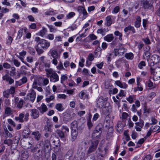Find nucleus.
I'll use <instances>...</instances> for the list:
<instances>
[{"mask_svg": "<svg viewBox=\"0 0 160 160\" xmlns=\"http://www.w3.org/2000/svg\"><path fill=\"white\" fill-rule=\"evenodd\" d=\"M35 41L38 42L35 49L37 53L39 55L42 53L44 52L43 50L47 49L50 46V42L45 39H40L39 37H35Z\"/></svg>", "mask_w": 160, "mask_h": 160, "instance_id": "obj_1", "label": "nucleus"}, {"mask_svg": "<svg viewBox=\"0 0 160 160\" xmlns=\"http://www.w3.org/2000/svg\"><path fill=\"white\" fill-rule=\"evenodd\" d=\"M47 77L49 78L51 82H55L59 81V76L58 74L52 69L45 68Z\"/></svg>", "mask_w": 160, "mask_h": 160, "instance_id": "obj_2", "label": "nucleus"}, {"mask_svg": "<svg viewBox=\"0 0 160 160\" xmlns=\"http://www.w3.org/2000/svg\"><path fill=\"white\" fill-rule=\"evenodd\" d=\"M153 0H151L150 1L147 0H143L142 3V8L146 11L153 9Z\"/></svg>", "mask_w": 160, "mask_h": 160, "instance_id": "obj_3", "label": "nucleus"}, {"mask_svg": "<svg viewBox=\"0 0 160 160\" xmlns=\"http://www.w3.org/2000/svg\"><path fill=\"white\" fill-rule=\"evenodd\" d=\"M99 142L98 140L94 141L91 143L87 151L88 154H90L95 151L97 148Z\"/></svg>", "mask_w": 160, "mask_h": 160, "instance_id": "obj_4", "label": "nucleus"}, {"mask_svg": "<svg viewBox=\"0 0 160 160\" xmlns=\"http://www.w3.org/2000/svg\"><path fill=\"white\" fill-rule=\"evenodd\" d=\"M160 61V57L159 56L154 54L151 58V60L149 62L150 65L151 67L154 65L158 63Z\"/></svg>", "mask_w": 160, "mask_h": 160, "instance_id": "obj_5", "label": "nucleus"}, {"mask_svg": "<svg viewBox=\"0 0 160 160\" xmlns=\"http://www.w3.org/2000/svg\"><path fill=\"white\" fill-rule=\"evenodd\" d=\"M112 111V107L108 103L105 104L104 107L102 109V112L103 114L108 115Z\"/></svg>", "mask_w": 160, "mask_h": 160, "instance_id": "obj_6", "label": "nucleus"}, {"mask_svg": "<svg viewBox=\"0 0 160 160\" xmlns=\"http://www.w3.org/2000/svg\"><path fill=\"white\" fill-rule=\"evenodd\" d=\"M108 98H103V97L100 96L97 101L98 107L99 108H102L104 105V103L108 100Z\"/></svg>", "mask_w": 160, "mask_h": 160, "instance_id": "obj_7", "label": "nucleus"}, {"mask_svg": "<svg viewBox=\"0 0 160 160\" xmlns=\"http://www.w3.org/2000/svg\"><path fill=\"white\" fill-rule=\"evenodd\" d=\"M77 10L79 13L83 14V16L82 17V20L85 19L87 17L88 13L83 7L82 6L78 7Z\"/></svg>", "mask_w": 160, "mask_h": 160, "instance_id": "obj_8", "label": "nucleus"}, {"mask_svg": "<svg viewBox=\"0 0 160 160\" xmlns=\"http://www.w3.org/2000/svg\"><path fill=\"white\" fill-rule=\"evenodd\" d=\"M36 97V92L33 90L31 91V92L27 94V97H25V98L30 100L32 102L34 101Z\"/></svg>", "mask_w": 160, "mask_h": 160, "instance_id": "obj_9", "label": "nucleus"}, {"mask_svg": "<svg viewBox=\"0 0 160 160\" xmlns=\"http://www.w3.org/2000/svg\"><path fill=\"white\" fill-rule=\"evenodd\" d=\"M31 116L34 119L38 118L39 116V112L38 110L32 109L30 110Z\"/></svg>", "mask_w": 160, "mask_h": 160, "instance_id": "obj_10", "label": "nucleus"}, {"mask_svg": "<svg viewBox=\"0 0 160 160\" xmlns=\"http://www.w3.org/2000/svg\"><path fill=\"white\" fill-rule=\"evenodd\" d=\"M27 78L26 77H23L21 79L18 81H16V87H17L18 86H20L24 83H25L27 82Z\"/></svg>", "mask_w": 160, "mask_h": 160, "instance_id": "obj_11", "label": "nucleus"}, {"mask_svg": "<svg viewBox=\"0 0 160 160\" xmlns=\"http://www.w3.org/2000/svg\"><path fill=\"white\" fill-rule=\"evenodd\" d=\"M150 70L152 74H153V75H156V74L155 73V72H156L157 74L156 75L159 78H160V67H158L156 68L155 69L152 67H151Z\"/></svg>", "mask_w": 160, "mask_h": 160, "instance_id": "obj_12", "label": "nucleus"}, {"mask_svg": "<svg viewBox=\"0 0 160 160\" xmlns=\"http://www.w3.org/2000/svg\"><path fill=\"white\" fill-rule=\"evenodd\" d=\"M144 122L143 121H140L139 122L135 123L136 126L135 128L137 131H141V128L143 127L144 125Z\"/></svg>", "mask_w": 160, "mask_h": 160, "instance_id": "obj_13", "label": "nucleus"}, {"mask_svg": "<svg viewBox=\"0 0 160 160\" xmlns=\"http://www.w3.org/2000/svg\"><path fill=\"white\" fill-rule=\"evenodd\" d=\"M115 84L121 88L126 89L128 87V85L125 82L122 83L119 80H117L115 81Z\"/></svg>", "mask_w": 160, "mask_h": 160, "instance_id": "obj_14", "label": "nucleus"}, {"mask_svg": "<svg viewBox=\"0 0 160 160\" xmlns=\"http://www.w3.org/2000/svg\"><path fill=\"white\" fill-rule=\"evenodd\" d=\"M38 110H39L40 112L42 114L44 112L48 111V109L46 105L44 103H42L40 107L37 108Z\"/></svg>", "mask_w": 160, "mask_h": 160, "instance_id": "obj_15", "label": "nucleus"}, {"mask_svg": "<svg viewBox=\"0 0 160 160\" xmlns=\"http://www.w3.org/2000/svg\"><path fill=\"white\" fill-rule=\"evenodd\" d=\"M2 79L3 80H6V81L8 82L9 84H11L14 82V79L7 75L3 76Z\"/></svg>", "mask_w": 160, "mask_h": 160, "instance_id": "obj_16", "label": "nucleus"}, {"mask_svg": "<svg viewBox=\"0 0 160 160\" xmlns=\"http://www.w3.org/2000/svg\"><path fill=\"white\" fill-rule=\"evenodd\" d=\"M78 130H72V141H74L76 139L78 135Z\"/></svg>", "mask_w": 160, "mask_h": 160, "instance_id": "obj_17", "label": "nucleus"}, {"mask_svg": "<svg viewBox=\"0 0 160 160\" xmlns=\"http://www.w3.org/2000/svg\"><path fill=\"white\" fill-rule=\"evenodd\" d=\"M30 133V130L28 128H26L24 129L22 132V135L25 138H27Z\"/></svg>", "mask_w": 160, "mask_h": 160, "instance_id": "obj_18", "label": "nucleus"}, {"mask_svg": "<svg viewBox=\"0 0 160 160\" xmlns=\"http://www.w3.org/2000/svg\"><path fill=\"white\" fill-rule=\"evenodd\" d=\"M113 39L114 37L112 34H108L104 37V40L109 42H111Z\"/></svg>", "mask_w": 160, "mask_h": 160, "instance_id": "obj_19", "label": "nucleus"}, {"mask_svg": "<svg viewBox=\"0 0 160 160\" xmlns=\"http://www.w3.org/2000/svg\"><path fill=\"white\" fill-rule=\"evenodd\" d=\"M32 135L34 136V138L37 141L39 140L41 137V134L39 131H37L33 132L32 133Z\"/></svg>", "mask_w": 160, "mask_h": 160, "instance_id": "obj_20", "label": "nucleus"}, {"mask_svg": "<svg viewBox=\"0 0 160 160\" xmlns=\"http://www.w3.org/2000/svg\"><path fill=\"white\" fill-rule=\"evenodd\" d=\"M101 132L98 130H95L92 133V137L93 138H98L100 137Z\"/></svg>", "mask_w": 160, "mask_h": 160, "instance_id": "obj_21", "label": "nucleus"}, {"mask_svg": "<svg viewBox=\"0 0 160 160\" xmlns=\"http://www.w3.org/2000/svg\"><path fill=\"white\" fill-rule=\"evenodd\" d=\"M141 22V18L139 16H138L136 18V21L135 22V26L137 28L140 27Z\"/></svg>", "mask_w": 160, "mask_h": 160, "instance_id": "obj_22", "label": "nucleus"}, {"mask_svg": "<svg viewBox=\"0 0 160 160\" xmlns=\"http://www.w3.org/2000/svg\"><path fill=\"white\" fill-rule=\"evenodd\" d=\"M72 130H78V122L76 121H74L71 124Z\"/></svg>", "mask_w": 160, "mask_h": 160, "instance_id": "obj_23", "label": "nucleus"}, {"mask_svg": "<svg viewBox=\"0 0 160 160\" xmlns=\"http://www.w3.org/2000/svg\"><path fill=\"white\" fill-rule=\"evenodd\" d=\"M56 133L61 138H63L65 137L64 132L60 130H57L56 131Z\"/></svg>", "mask_w": 160, "mask_h": 160, "instance_id": "obj_24", "label": "nucleus"}, {"mask_svg": "<svg viewBox=\"0 0 160 160\" xmlns=\"http://www.w3.org/2000/svg\"><path fill=\"white\" fill-rule=\"evenodd\" d=\"M55 108L59 112L62 111L64 109L62 104L61 103L56 104Z\"/></svg>", "mask_w": 160, "mask_h": 160, "instance_id": "obj_25", "label": "nucleus"}, {"mask_svg": "<svg viewBox=\"0 0 160 160\" xmlns=\"http://www.w3.org/2000/svg\"><path fill=\"white\" fill-rule=\"evenodd\" d=\"M122 50V48H119V49H114V53L115 56H117L118 55H121L124 53V52H120V51Z\"/></svg>", "mask_w": 160, "mask_h": 160, "instance_id": "obj_26", "label": "nucleus"}, {"mask_svg": "<svg viewBox=\"0 0 160 160\" xmlns=\"http://www.w3.org/2000/svg\"><path fill=\"white\" fill-rule=\"evenodd\" d=\"M78 156L79 160H83L85 158V153L83 152H80L78 153Z\"/></svg>", "mask_w": 160, "mask_h": 160, "instance_id": "obj_27", "label": "nucleus"}, {"mask_svg": "<svg viewBox=\"0 0 160 160\" xmlns=\"http://www.w3.org/2000/svg\"><path fill=\"white\" fill-rule=\"evenodd\" d=\"M106 25L108 27L110 26L112 23V20L111 18V17L110 16L107 17L106 18Z\"/></svg>", "mask_w": 160, "mask_h": 160, "instance_id": "obj_28", "label": "nucleus"}, {"mask_svg": "<svg viewBox=\"0 0 160 160\" xmlns=\"http://www.w3.org/2000/svg\"><path fill=\"white\" fill-rule=\"evenodd\" d=\"M27 30V28H25L24 29L22 28L20 29L18 32V37L19 38H20L22 36L23 31L25 32Z\"/></svg>", "mask_w": 160, "mask_h": 160, "instance_id": "obj_29", "label": "nucleus"}, {"mask_svg": "<svg viewBox=\"0 0 160 160\" xmlns=\"http://www.w3.org/2000/svg\"><path fill=\"white\" fill-rule=\"evenodd\" d=\"M63 120L66 122H68L71 119L70 115L68 113L64 114L63 116Z\"/></svg>", "mask_w": 160, "mask_h": 160, "instance_id": "obj_30", "label": "nucleus"}, {"mask_svg": "<svg viewBox=\"0 0 160 160\" xmlns=\"http://www.w3.org/2000/svg\"><path fill=\"white\" fill-rule=\"evenodd\" d=\"M126 58L128 59H132L133 58V55L132 53H126L125 55Z\"/></svg>", "mask_w": 160, "mask_h": 160, "instance_id": "obj_31", "label": "nucleus"}, {"mask_svg": "<svg viewBox=\"0 0 160 160\" xmlns=\"http://www.w3.org/2000/svg\"><path fill=\"white\" fill-rule=\"evenodd\" d=\"M46 32V29L45 28H43L38 33V35L42 37H43L45 34Z\"/></svg>", "mask_w": 160, "mask_h": 160, "instance_id": "obj_32", "label": "nucleus"}, {"mask_svg": "<svg viewBox=\"0 0 160 160\" xmlns=\"http://www.w3.org/2000/svg\"><path fill=\"white\" fill-rule=\"evenodd\" d=\"M160 129V127L158 126H152L150 128V130L152 132H155L159 130Z\"/></svg>", "mask_w": 160, "mask_h": 160, "instance_id": "obj_33", "label": "nucleus"}, {"mask_svg": "<svg viewBox=\"0 0 160 160\" xmlns=\"http://www.w3.org/2000/svg\"><path fill=\"white\" fill-rule=\"evenodd\" d=\"M150 53L149 52H145L143 53V57L144 59L148 60L150 58Z\"/></svg>", "mask_w": 160, "mask_h": 160, "instance_id": "obj_34", "label": "nucleus"}, {"mask_svg": "<svg viewBox=\"0 0 160 160\" xmlns=\"http://www.w3.org/2000/svg\"><path fill=\"white\" fill-rule=\"evenodd\" d=\"M58 53L56 50H52L51 52V55L53 58H57Z\"/></svg>", "mask_w": 160, "mask_h": 160, "instance_id": "obj_35", "label": "nucleus"}, {"mask_svg": "<svg viewBox=\"0 0 160 160\" xmlns=\"http://www.w3.org/2000/svg\"><path fill=\"white\" fill-rule=\"evenodd\" d=\"M142 40L146 44L148 45L151 44V43L150 40H149L148 37L143 38L142 39Z\"/></svg>", "mask_w": 160, "mask_h": 160, "instance_id": "obj_36", "label": "nucleus"}, {"mask_svg": "<svg viewBox=\"0 0 160 160\" xmlns=\"http://www.w3.org/2000/svg\"><path fill=\"white\" fill-rule=\"evenodd\" d=\"M87 125L89 129L91 128L93 126V124L91 122L90 117L87 120Z\"/></svg>", "mask_w": 160, "mask_h": 160, "instance_id": "obj_37", "label": "nucleus"}, {"mask_svg": "<svg viewBox=\"0 0 160 160\" xmlns=\"http://www.w3.org/2000/svg\"><path fill=\"white\" fill-rule=\"evenodd\" d=\"M17 103V107L19 108H21L22 107L23 103V101L22 99H21Z\"/></svg>", "mask_w": 160, "mask_h": 160, "instance_id": "obj_38", "label": "nucleus"}, {"mask_svg": "<svg viewBox=\"0 0 160 160\" xmlns=\"http://www.w3.org/2000/svg\"><path fill=\"white\" fill-rule=\"evenodd\" d=\"M75 15V13L73 12H71L68 13L66 16L67 19H70L73 17Z\"/></svg>", "mask_w": 160, "mask_h": 160, "instance_id": "obj_39", "label": "nucleus"}, {"mask_svg": "<svg viewBox=\"0 0 160 160\" xmlns=\"http://www.w3.org/2000/svg\"><path fill=\"white\" fill-rule=\"evenodd\" d=\"M44 145L46 148H48L51 146L50 141L48 139L44 141Z\"/></svg>", "mask_w": 160, "mask_h": 160, "instance_id": "obj_40", "label": "nucleus"}, {"mask_svg": "<svg viewBox=\"0 0 160 160\" xmlns=\"http://www.w3.org/2000/svg\"><path fill=\"white\" fill-rule=\"evenodd\" d=\"M12 112L11 108L9 107H7L6 108L5 110V113L8 115H9Z\"/></svg>", "mask_w": 160, "mask_h": 160, "instance_id": "obj_41", "label": "nucleus"}, {"mask_svg": "<svg viewBox=\"0 0 160 160\" xmlns=\"http://www.w3.org/2000/svg\"><path fill=\"white\" fill-rule=\"evenodd\" d=\"M3 96L4 97L8 98L9 97V95L10 94L9 93L8 91L7 90L3 92Z\"/></svg>", "mask_w": 160, "mask_h": 160, "instance_id": "obj_42", "label": "nucleus"}, {"mask_svg": "<svg viewBox=\"0 0 160 160\" xmlns=\"http://www.w3.org/2000/svg\"><path fill=\"white\" fill-rule=\"evenodd\" d=\"M10 75L11 76H14L16 75L15 68L14 67L11 68V70L10 71Z\"/></svg>", "mask_w": 160, "mask_h": 160, "instance_id": "obj_43", "label": "nucleus"}, {"mask_svg": "<svg viewBox=\"0 0 160 160\" xmlns=\"http://www.w3.org/2000/svg\"><path fill=\"white\" fill-rule=\"evenodd\" d=\"M126 95V92L122 90H121L120 91L119 93L118 94V96L119 97H125Z\"/></svg>", "mask_w": 160, "mask_h": 160, "instance_id": "obj_44", "label": "nucleus"}, {"mask_svg": "<svg viewBox=\"0 0 160 160\" xmlns=\"http://www.w3.org/2000/svg\"><path fill=\"white\" fill-rule=\"evenodd\" d=\"M146 65L144 61H141L138 64V67L140 69L142 68L143 66H145Z\"/></svg>", "mask_w": 160, "mask_h": 160, "instance_id": "obj_45", "label": "nucleus"}, {"mask_svg": "<svg viewBox=\"0 0 160 160\" xmlns=\"http://www.w3.org/2000/svg\"><path fill=\"white\" fill-rule=\"evenodd\" d=\"M9 94H13L15 92V88L13 87H12L9 89H7Z\"/></svg>", "mask_w": 160, "mask_h": 160, "instance_id": "obj_46", "label": "nucleus"}, {"mask_svg": "<svg viewBox=\"0 0 160 160\" xmlns=\"http://www.w3.org/2000/svg\"><path fill=\"white\" fill-rule=\"evenodd\" d=\"M55 14L54 11H49L45 12V14L47 15H52Z\"/></svg>", "mask_w": 160, "mask_h": 160, "instance_id": "obj_47", "label": "nucleus"}, {"mask_svg": "<svg viewBox=\"0 0 160 160\" xmlns=\"http://www.w3.org/2000/svg\"><path fill=\"white\" fill-rule=\"evenodd\" d=\"M54 98V97L53 95H51L49 98H47L46 99V101L48 103L50 102L51 100H53Z\"/></svg>", "mask_w": 160, "mask_h": 160, "instance_id": "obj_48", "label": "nucleus"}, {"mask_svg": "<svg viewBox=\"0 0 160 160\" xmlns=\"http://www.w3.org/2000/svg\"><path fill=\"white\" fill-rule=\"evenodd\" d=\"M143 90L142 88L140 86V85H138L137 87L135 88H134V91L136 92L137 91L139 90L140 91H142Z\"/></svg>", "mask_w": 160, "mask_h": 160, "instance_id": "obj_49", "label": "nucleus"}, {"mask_svg": "<svg viewBox=\"0 0 160 160\" xmlns=\"http://www.w3.org/2000/svg\"><path fill=\"white\" fill-rule=\"evenodd\" d=\"M126 99L130 103H132L133 102V96L132 95H130L128 98H127Z\"/></svg>", "mask_w": 160, "mask_h": 160, "instance_id": "obj_50", "label": "nucleus"}, {"mask_svg": "<svg viewBox=\"0 0 160 160\" xmlns=\"http://www.w3.org/2000/svg\"><path fill=\"white\" fill-rule=\"evenodd\" d=\"M5 135L8 137L11 138L12 137V134L10 133L9 131L6 129L5 130Z\"/></svg>", "mask_w": 160, "mask_h": 160, "instance_id": "obj_51", "label": "nucleus"}, {"mask_svg": "<svg viewBox=\"0 0 160 160\" xmlns=\"http://www.w3.org/2000/svg\"><path fill=\"white\" fill-rule=\"evenodd\" d=\"M57 68L59 70L64 69L62 65V63L61 62H60L58 65L57 67Z\"/></svg>", "mask_w": 160, "mask_h": 160, "instance_id": "obj_52", "label": "nucleus"}, {"mask_svg": "<svg viewBox=\"0 0 160 160\" xmlns=\"http://www.w3.org/2000/svg\"><path fill=\"white\" fill-rule=\"evenodd\" d=\"M67 79L68 77L65 75H62L61 77V82L62 83L64 81Z\"/></svg>", "mask_w": 160, "mask_h": 160, "instance_id": "obj_53", "label": "nucleus"}, {"mask_svg": "<svg viewBox=\"0 0 160 160\" xmlns=\"http://www.w3.org/2000/svg\"><path fill=\"white\" fill-rule=\"evenodd\" d=\"M13 62L14 64L16 67H18L20 65V62H19L18 60L16 59H14L13 60Z\"/></svg>", "mask_w": 160, "mask_h": 160, "instance_id": "obj_54", "label": "nucleus"}, {"mask_svg": "<svg viewBox=\"0 0 160 160\" xmlns=\"http://www.w3.org/2000/svg\"><path fill=\"white\" fill-rule=\"evenodd\" d=\"M13 40L12 38L11 37L9 36L7 42V43L8 45H10L11 44Z\"/></svg>", "mask_w": 160, "mask_h": 160, "instance_id": "obj_55", "label": "nucleus"}, {"mask_svg": "<svg viewBox=\"0 0 160 160\" xmlns=\"http://www.w3.org/2000/svg\"><path fill=\"white\" fill-rule=\"evenodd\" d=\"M97 32L98 33L101 34L102 36H104L105 34V33H104V31H103L102 29H100L98 30Z\"/></svg>", "mask_w": 160, "mask_h": 160, "instance_id": "obj_56", "label": "nucleus"}, {"mask_svg": "<svg viewBox=\"0 0 160 160\" xmlns=\"http://www.w3.org/2000/svg\"><path fill=\"white\" fill-rule=\"evenodd\" d=\"M122 122L121 121H119L118 122L117 124V128L118 129H121L122 128Z\"/></svg>", "mask_w": 160, "mask_h": 160, "instance_id": "obj_57", "label": "nucleus"}, {"mask_svg": "<svg viewBox=\"0 0 160 160\" xmlns=\"http://www.w3.org/2000/svg\"><path fill=\"white\" fill-rule=\"evenodd\" d=\"M3 66L5 68H10L11 66L10 64L8 63L7 62H5L3 63Z\"/></svg>", "mask_w": 160, "mask_h": 160, "instance_id": "obj_58", "label": "nucleus"}, {"mask_svg": "<svg viewBox=\"0 0 160 160\" xmlns=\"http://www.w3.org/2000/svg\"><path fill=\"white\" fill-rule=\"evenodd\" d=\"M128 116V114L126 112H123L122 114V120L123 121V119H125L127 118Z\"/></svg>", "mask_w": 160, "mask_h": 160, "instance_id": "obj_59", "label": "nucleus"}, {"mask_svg": "<svg viewBox=\"0 0 160 160\" xmlns=\"http://www.w3.org/2000/svg\"><path fill=\"white\" fill-rule=\"evenodd\" d=\"M8 122L9 123L12 125L14 127L16 125L15 123L11 119H8Z\"/></svg>", "mask_w": 160, "mask_h": 160, "instance_id": "obj_60", "label": "nucleus"}, {"mask_svg": "<svg viewBox=\"0 0 160 160\" xmlns=\"http://www.w3.org/2000/svg\"><path fill=\"white\" fill-rule=\"evenodd\" d=\"M62 41V38L60 36H59L56 37L54 40V42H57L61 41Z\"/></svg>", "mask_w": 160, "mask_h": 160, "instance_id": "obj_61", "label": "nucleus"}, {"mask_svg": "<svg viewBox=\"0 0 160 160\" xmlns=\"http://www.w3.org/2000/svg\"><path fill=\"white\" fill-rule=\"evenodd\" d=\"M27 61L29 62H32L33 61V58L32 57H28L27 58Z\"/></svg>", "mask_w": 160, "mask_h": 160, "instance_id": "obj_62", "label": "nucleus"}, {"mask_svg": "<svg viewBox=\"0 0 160 160\" xmlns=\"http://www.w3.org/2000/svg\"><path fill=\"white\" fill-rule=\"evenodd\" d=\"M77 25L75 24H72L71 26L69 27L68 28L72 30H73L77 28Z\"/></svg>", "mask_w": 160, "mask_h": 160, "instance_id": "obj_63", "label": "nucleus"}, {"mask_svg": "<svg viewBox=\"0 0 160 160\" xmlns=\"http://www.w3.org/2000/svg\"><path fill=\"white\" fill-rule=\"evenodd\" d=\"M158 4L159 8L158 9L156 13L160 17V2L158 3Z\"/></svg>", "mask_w": 160, "mask_h": 160, "instance_id": "obj_64", "label": "nucleus"}]
</instances>
